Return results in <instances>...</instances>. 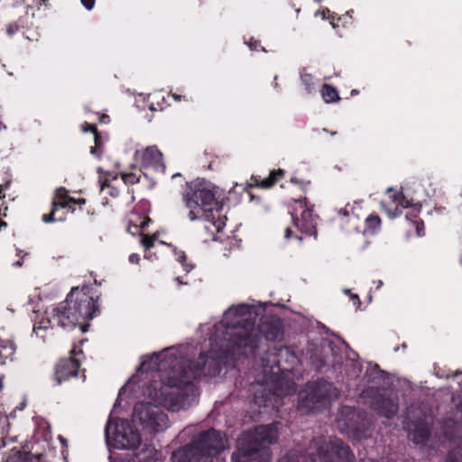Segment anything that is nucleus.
Here are the masks:
<instances>
[{
  "mask_svg": "<svg viewBox=\"0 0 462 462\" xmlns=\"http://www.w3.org/2000/svg\"><path fill=\"white\" fill-rule=\"evenodd\" d=\"M257 318L256 309L253 305L239 304L228 308L222 320L215 326V333L209 355L201 353L197 361H191L193 369L187 375L184 397L176 402H167L171 407H181L194 398L193 381L200 375L215 376L221 371L223 359L229 356H247V346H254L257 338L254 335V326Z\"/></svg>",
  "mask_w": 462,
  "mask_h": 462,
  "instance_id": "nucleus-1",
  "label": "nucleus"
},
{
  "mask_svg": "<svg viewBox=\"0 0 462 462\" xmlns=\"http://www.w3.org/2000/svg\"><path fill=\"white\" fill-rule=\"evenodd\" d=\"M150 362L154 363L157 370L167 374V382L161 385L154 393H149V396L158 404L150 402H137L134 408L133 420L138 422L143 430L148 432H158L167 427L168 418L161 406L167 410L180 411L189 407L199 396L195 387L194 398L189 400L187 405L181 407H171L167 402H176L184 397L183 393L186 387L187 375L193 369L190 360L186 359L179 351L165 350L160 354H152L147 356Z\"/></svg>",
  "mask_w": 462,
  "mask_h": 462,
  "instance_id": "nucleus-2",
  "label": "nucleus"
},
{
  "mask_svg": "<svg viewBox=\"0 0 462 462\" xmlns=\"http://www.w3.org/2000/svg\"><path fill=\"white\" fill-rule=\"evenodd\" d=\"M97 310V301L88 291L78 287L72 288L65 300L46 311L47 320L34 326L33 332L37 333V330L47 328L46 324L65 329H70L79 325L82 332H86L88 325H82V321L92 319Z\"/></svg>",
  "mask_w": 462,
  "mask_h": 462,
  "instance_id": "nucleus-3",
  "label": "nucleus"
},
{
  "mask_svg": "<svg viewBox=\"0 0 462 462\" xmlns=\"http://www.w3.org/2000/svg\"><path fill=\"white\" fill-rule=\"evenodd\" d=\"M279 424L273 422L259 425L245 432L238 442V448L232 455V462H271L270 446L279 439Z\"/></svg>",
  "mask_w": 462,
  "mask_h": 462,
  "instance_id": "nucleus-4",
  "label": "nucleus"
},
{
  "mask_svg": "<svg viewBox=\"0 0 462 462\" xmlns=\"http://www.w3.org/2000/svg\"><path fill=\"white\" fill-rule=\"evenodd\" d=\"M182 200L189 209L188 217L190 221L206 219L212 221L217 232L225 226L224 221H215V212L219 207L216 198L215 187L205 180H196L187 185L182 194Z\"/></svg>",
  "mask_w": 462,
  "mask_h": 462,
  "instance_id": "nucleus-5",
  "label": "nucleus"
},
{
  "mask_svg": "<svg viewBox=\"0 0 462 462\" xmlns=\"http://www.w3.org/2000/svg\"><path fill=\"white\" fill-rule=\"evenodd\" d=\"M354 455L350 448L335 437L313 439L305 453L291 450L281 462H352Z\"/></svg>",
  "mask_w": 462,
  "mask_h": 462,
  "instance_id": "nucleus-6",
  "label": "nucleus"
},
{
  "mask_svg": "<svg viewBox=\"0 0 462 462\" xmlns=\"http://www.w3.org/2000/svg\"><path fill=\"white\" fill-rule=\"evenodd\" d=\"M226 447L225 435L215 429L201 431L172 453L173 462H213V457Z\"/></svg>",
  "mask_w": 462,
  "mask_h": 462,
  "instance_id": "nucleus-7",
  "label": "nucleus"
},
{
  "mask_svg": "<svg viewBox=\"0 0 462 462\" xmlns=\"http://www.w3.org/2000/svg\"><path fill=\"white\" fill-rule=\"evenodd\" d=\"M337 397V388L325 380L309 382L299 393L298 410L301 413L315 412Z\"/></svg>",
  "mask_w": 462,
  "mask_h": 462,
  "instance_id": "nucleus-8",
  "label": "nucleus"
},
{
  "mask_svg": "<svg viewBox=\"0 0 462 462\" xmlns=\"http://www.w3.org/2000/svg\"><path fill=\"white\" fill-rule=\"evenodd\" d=\"M297 356L287 347L281 346L269 350L262 359V365L265 375L273 379L292 370Z\"/></svg>",
  "mask_w": 462,
  "mask_h": 462,
  "instance_id": "nucleus-9",
  "label": "nucleus"
},
{
  "mask_svg": "<svg viewBox=\"0 0 462 462\" xmlns=\"http://www.w3.org/2000/svg\"><path fill=\"white\" fill-rule=\"evenodd\" d=\"M364 403L386 418H392L399 411V402L396 397H391L383 393L379 388L368 387L361 393Z\"/></svg>",
  "mask_w": 462,
  "mask_h": 462,
  "instance_id": "nucleus-10",
  "label": "nucleus"
},
{
  "mask_svg": "<svg viewBox=\"0 0 462 462\" xmlns=\"http://www.w3.org/2000/svg\"><path fill=\"white\" fill-rule=\"evenodd\" d=\"M295 392V383L289 380H277L274 388L266 389L256 392L254 396L255 404L259 407L278 408L282 403V397L291 394Z\"/></svg>",
  "mask_w": 462,
  "mask_h": 462,
  "instance_id": "nucleus-11",
  "label": "nucleus"
},
{
  "mask_svg": "<svg viewBox=\"0 0 462 462\" xmlns=\"http://www.w3.org/2000/svg\"><path fill=\"white\" fill-rule=\"evenodd\" d=\"M283 336V326L281 319L276 316L263 317L257 327L254 326V335L256 337L254 346H247V355L254 354L255 349L259 347L263 338L269 341L281 340Z\"/></svg>",
  "mask_w": 462,
  "mask_h": 462,
  "instance_id": "nucleus-12",
  "label": "nucleus"
},
{
  "mask_svg": "<svg viewBox=\"0 0 462 462\" xmlns=\"http://www.w3.org/2000/svg\"><path fill=\"white\" fill-rule=\"evenodd\" d=\"M142 442L137 429L128 420H119L115 426L113 446L117 449H136Z\"/></svg>",
  "mask_w": 462,
  "mask_h": 462,
  "instance_id": "nucleus-13",
  "label": "nucleus"
},
{
  "mask_svg": "<svg viewBox=\"0 0 462 462\" xmlns=\"http://www.w3.org/2000/svg\"><path fill=\"white\" fill-rule=\"evenodd\" d=\"M295 202L299 205V207L294 208V212L291 213L294 225L301 232L310 236H316L317 222L316 217L313 216L312 208L307 207L306 199H299Z\"/></svg>",
  "mask_w": 462,
  "mask_h": 462,
  "instance_id": "nucleus-14",
  "label": "nucleus"
},
{
  "mask_svg": "<svg viewBox=\"0 0 462 462\" xmlns=\"http://www.w3.org/2000/svg\"><path fill=\"white\" fill-rule=\"evenodd\" d=\"M79 353H81V350H79ZM70 354V357L60 360L56 366V379L58 383L78 375L79 363L75 359V356L78 354L76 348H73Z\"/></svg>",
  "mask_w": 462,
  "mask_h": 462,
  "instance_id": "nucleus-15",
  "label": "nucleus"
},
{
  "mask_svg": "<svg viewBox=\"0 0 462 462\" xmlns=\"http://www.w3.org/2000/svg\"><path fill=\"white\" fill-rule=\"evenodd\" d=\"M135 157L144 167H152L155 170L163 169L162 153L155 146L147 147L145 150L135 152Z\"/></svg>",
  "mask_w": 462,
  "mask_h": 462,
  "instance_id": "nucleus-16",
  "label": "nucleus"
},
{
  "mask_svg": "<svg viewBox=\"0 0 462 462\" xmlns=\"http://www.w3.org/2000/svg\"><path fill=\"white\" fill-rule=\"evenodd\" d=\"M408 437L415 445H427L430 438V430L428 423L422 420L411 422Z\"/></svg>",
  "mask_w": 462,
  "mask_h": 462,
  "instance_id": "nucleus-17",
  "label": "nucleus"
},
{
  "mask_svg": "<svg viewBox=\"0 0 462 462\" xmlns=\"http://www.w3.org/2000/svg\"><path fill=\"white\" fill-rule=\"evenodd\" d=\"M322 357L319 362L313 360L318 369H322L326 366H335L338 363V357L334 356V345L332 342H328L326 346L321 347Z\"/></svg>",
  "mask_w": 462,
  "mask_h": 462,
  "instance_id": "nucleus-18",
  "label": "nucleus"
},
{
  "mask_svg": "<svg viewBox=\"0 0 462 462\" xmlns=\"http://www.w3.org/2000/svg\"><path fill=\"white\" fill-rule=\"evenodd\" d=\"M393 202L396 204V208L393 213L389 212V217L393 218L402 214V210L399 208V207H402V208H415L416 211H420V207H418L417 204H412L411 200L407 199L403 194L402 193H394L393 195L390 196Z\"/></svg>",
  "mask_w": 462,
  "mask_h": 462,
  "instance_id": "nucleus-19",
  "label": "nucleus"
},
{
  "mask_svg": "<svg viewBox=\"0 0 462 462\" xmlns=\"http://www.w3.org/2000/svg\"><path fill=\"white\" fill-rule=\"evenodd\" d=\"M15 346L13 341L7 339H0V365H6L13 362L15 354Z\"/></svg>",
  "mask_w": 462,
  "mask_h": 462,
  "instance_id": "nucleus-20",
  "label": "nucleus"
},
{
  "mask_svg": "<svg viewBox=\"0 0 462 462\" xmlns=\"http://www.w3.org/2000/svg\"><path fill=\"white\" fill-rule=\"evenodd\" d=\"M9 426L8 416L5 413L4 408L0 406V433L2 435L0 439V448L5 447L7 440L11 442H14L16 440L15 437H7Z\"/></svg>",
  "mask_w": 462,
  "mask_h": 462,
  "instance_id": "nucleus-21",
  "label": "nucleus"
},
{
  "mask_svg": "<svg viewBox=\"0 0 462 462\" xmlns=\"http://www.w3.org/2000/svg\"><path fill=\"white\" fill-rule=\"evenodd\" d=\"M5 462H40V459L27 452L21 453V451L13 448Z\"/></svg>",
  "mask_w": 462,
  "mask_h": 462,
  "instance_id": "nucleus-22",
  "label": "nucleus"
},
{
  "mask_svg": "<svg viewBox=\"0 0 462 462\" xmlns=\"http://www.w3.org/2000/svg\"><path fill=\"white\" fill-rule=\"evenodd\" d=\"M385 372L378 365H371L365 372V377L370 383H379L385 379Z\"/></svg>",
  "mask_w": 462,
  "mask_h": 462,
  "instance_id": "nucleus-23",
  "label": "nucleus"
},
{
  "mask_svg": "<svg viewBox=\"0 0 462 462\" xmlns=\"http://www.w3.org/2000/svg\"><path fill=\"white\" fill-rule=\"evenodd\" d=\"M321 95L325 102L331 103L339 99L337 89L329 85H323Z\"/></svg>",
  "mask_w": 462,
  "mask_h": 462,
  "instance_id": "nucleus-24",
  "label": "nucleus"
},
{
  "mask_svg": "<svg viewBox=\"0 0 462 462\" xmlns=\"http://www.w3.org/2000/svg\"><path fill=\"white\" fill-rule=\"evenodd\" d=\"M282 175H283L282 170H278L277 171H272L268 178H265L261 181L260 186L264 189L271 188L279 178L282 177Z\"/></svg>",
  "mask_w": 462,
  "mask_h": 462,
  "instance_id": "nucleus-25",
  "label": "nucleus"
},
{
  "mask_svg": "<svg viewBox=\"0 0 462 462\" xmlns=\"http://www.w3.org/2000/svg\"><path fill=\"white\" fill-rule=\"evenodd\" d=\"M67 202H60L58 204V202L56 200H53L52 201V209L51 211L49 213V214H44L42 217V221L44 223H51V222H54L56 221L57 219L54 217V214H55V211L57 209L58 207L60 208H66L67 207Z\"/></svg>",
  "mask_w": 462,
  "mask_h": 462,
  "instance_id": "nucleus-26",
  "label": "nucleus"
},
{
  "mask_svg": "<svg viewBox=\"0 0 462 462\" xmlns=\"http://www.w3.org/2000/svg\"><path fill=\"white\" fill-rule=\"evenodd\" d=\"M366 227L370 230L377 229L381 225V219L378 215H370L365 218Z\"/></svg>",
  "mask_w": 462,
  "mask_h": 462,
  "instance_id": "nucleus-27",
  "label": "nucleus"
},
{
  "mask_svg": "<svg viewBox=\"0 0 462 462\" xmlns=\"http://www.w3.org/2000/svg\"><path fill=\"white\" fill-rule=\"evenodd\" d=\"M302 84L308 92H310L314 87L313 77L309 73H302L300 76Z\"/></svg>",
  "mask_w": 462,
  "mask_h": 462,
  "instance_id": "nucleus-28",
  "label": "nucleus"
},
{
  "mask_svg": "<svg viewBox=\"0 0 462 462\" xmlns=\"http://www.w3.org/2000/svg\"><path fill=\"white\" fill-rule=\"evenodd\" d=\"M174 254H175L176 259L183 265L184 270L187 273H189L190 270L193 269V265H191V264H189V265L184 264V262L186 261V254H185V252L180 251V250L178 251L175 248L174 249Z\"/></svg>",
  "mask_w": 462,
  "mask_h": 462,
  "instance_id": "nucleus-29",
  "label": "nucleus"
},
{
  "mask_svg": "<svg viewBox=\"0 0 462 462\" xmlns=\"http://www.w3.org/2000/svg\"><path fill=\"white\" fill-rule=\"evenodd\" d=\"M66 193H67L66 189L62 187L56 189L55 199L53 200H56L58 202V204L60 202H66L65 201Z\"/></svg>",
  "mask_w": 462,
  "mask_h": 462,
  "instance_id": "nucleus-30",
  "label": "nucleus"
},
{
  "mask_svg": "<svg viewBox=\"0 0 462 462\" xmlns=\"http://www.w3.org/2000/svg\"><path fill=\"white\" fill-rule=\"evenodd\" d=\"M155 238V235L152 236H145L142 238V245L145 247V249H150L153 246Z\"/></svg>",
  "mask_w": 462,
  "mask_h": 462,
  "instance_id": "nucleus-31",
  "label": "nucleus"
},
{
  "mask_svg": "<svg viewBox=\"0 0 462 462\" xmlns=\"http://www.w3.org/2000/svg\"><path fill=\"white\" fill-rule=\"evenodd\" d=\"M83 131H85V132L91 131L94 134V141L97 144L99 135H98L96 126L88 125L83 128Z\"/></svg>",
  "mask_w": 462,
  "mask_h": 462,
  "instance_id": "nucleus-32",
  "label": "nucleus"
},
{
  "mask_svg": "<svg viewBox=\"0 0 462 462\" xmlns=\"http://www.w3.org/2000/svg\"><path fill=\"white\" fill-rule=\"evenodd\" d=\"M447 462H462V458L457 457V453L454 451L448 454Z\"/></svg>",
  "mask_w": 462,
  "mask_h": 462,
  "instance_id": "nucleus-33",
  "label": "nucleus"
},
{
  "mask_svg": "<svg viewBox=\"0 0 462 462\" xmlns=\"http://www.w3.org/2000/svg\"><path fill=\"white\" fill-rule=\"evenodd\" d=\"M80 1H81V4L84 5V7L87 10H91V9H93V7L95 5L96 0H80Z\"/></svg>",
  "mask_w": 462,
  "mask_h": 462,
  "instance_id": "nucleus-34",
  "label": "nucleus"
},
{
  "mask_svg": "<svg viewBox=\"0 0 462 462\" xmlns=\"http://www.w3.org/2000/svg\"><path fill=\"white\" fill-rule=\"evenodd\" d=\"M99 143H100V137L98 138L97 144L95 143V146L91 147L90 153L93 155H96L97 157H100V152H99Z\"/></svg>",
  "mask_w": 462,
  "mask_h": 462,
  "instance_id": "nucleus-35",
  "label": "nucleus"
},
{
  "mask_svg": "<svg viewBox=\"0 0 462 462\" xmlns=\"http://www.w3.org/2000/svg\"><path fill=\"white\" fill-rule=\"evenodd\" d=\"M139 261H140V257H139V255H138L137 254H130V256H129V262H130L131 263H139Z\"/></svg>",
  "mask_w": 462,
  "mask_h": 462,
  "instance_id": "nucleus-36",
  "label": "nucleus"
},
{
  "mask_svg": "<svg viewBox=\"0 0 462 462\" xmlns=\"http://www.w3.org/2000/svg\"><path fill=\"white\" fill-rule=\"evenodd\" d=\"M109 427H110V421L108 420L106 427H105V437L107 444H110V438H109Z\"/></svg>",
  "mask_w": 462,
  "mask_h": 462,
  "instance_id": "nucleus-37",
  "label": "nucleus"
},
{
  "mask_svg": "<svg viewBox=\"0 0 462 462\" xmlns=\"http://www.w3.org/2000/svg\"><path fill=\"white\" fill-rule=\"evenodd\" d=\"M350 297H351V300H352L353 304L355 306H359L361 304V300H360L358 295H356V294H350Z\"/></svg>",
  "mask_w": 462,
  "mask_h": 462,
  "instance_id": "nucleus-38",
  "label": "nucleus"
},
{
  "mask_svg": "<svg viewBox=\"0 0 462 462\" xmlns=\"http://www.w3.org/2000/svg\"><path fill=\"white\" fill-rule=\"evenodd\" d=\"M338 214L344 217H350V212L346 208L339 209Z\"/></svg>",
  "mask_w": 462,
  "mask_h": 462,
  "instance_id": "nucleus-39",
  "label": "nucleus"
},
{
  "mask_svg": "<svg viewBox=\"0 0 462 462\" xmlns=\"http://www.w3.org/2000/svg\"><path fill=\"white\" fill-rule=\"evenodd\" d=\"M343 412H346L347 415L352 414L353 416L356 414V411L354 409H351L350 407L344 408Z\"/></svg>",
  "mask_w": 462,
  "mask_h": 462,
  "instance_id": "nucleus-40",
  "label": "nucleus"
},
{
  "mask_svg": "<svg viewBox=\"0 0 462 462\" xmlns=\"http://www.w3.org/2000/svg\"><path fill=\"white\" fill-rule=\"evenodd\" d=\"M291 234H292L291 229L290 227H286L285 230H284V237H285V239L291 238Z\"/></svg>",
  "mask_w": 462,
  "mask_h": 462,
  "instance_id": "nucleus-41",
  "label": "nucleus"
},
{
  "mask_svg": "<svg viewBox=\"0 0 462 462\" xmlns=\"http://www.w3.org/2000/svg\"><path fill=\"white\" fill-rule=\"evenodd\" d=\"M248 45H249V47H250V49H251V50H257V47L259 46V42H256V41H254V42H252V41H251V42L248 43Z\"/></svg>",
  "mask_w": 462,
  "mask_h": 462,
  "instance_id": "nucleus-42",
  "label": "nucleus"
},
{
  "mask_svg": "<svg viewBox=\"0 0 462 462\" xmlns=\"http://www.w3.org/2000/svg\"><path fill=\"white\" fill-rule=\"evenodd\" d=\"M124 179L125 180V181H130L133 183L135 181L134 176L133 174L126 175L124 177Z\"/></svg>",
  "mask_w": 462,
  "mask_h": 462,
  "instance_id": "nucleus-43",
  "label": "nucleus"
},
{
  "mask_svg": "<svg viewBox=\"0 0 462 462\" xmlns=\"http://www.w3.org/2000/svg\"><path fill=\"white\" fill-rule=\"evenodd\" d=\"M15 30H16V29H14L12 26H9V27L7 28V33H8L9 35H13V34L15 32Z\"/></svg>",
  "mask_w": 462,
  "mask_h": 462,
  "instance_id": "nucleus-44",
  "label": "nucleus"
},
{
  "mask_svg": "<svg viewBox=\"0 0 462 462\" xmlns=\"http://www.w3.org/2000/svg\"><path fill=\"white\" fill-rule=\"evenodd\" d=\"M188 430H191V428H187L183 431H181L179 435V438H182L183 435H186Z\"/></svg>",
  "mask_w": 462,
  "mask_h": 462,
  "instance_id": "nucleus-45",
  "label": "nucleus"
},
{
  "mask_svg": "<svg viewBox=\"0 0 462 462\" xmlns=\"http://www.w3.org/2000/svg\"><path fill=\"white\" fill-rule=\"evenodd\" d=\"M109 461L110 462H117V457L115 456V455H110L109 456Z\"/></svg>",
  "mask_w": 462,
  "mask_h": 462,
  "instance_id": "nucleus-46",
  "label": "nucleus"
},
{
  "mask_svg": "<svg viewBox=\"0 0 462 462\" xmlns=\"http://www.w3.org/2000/svg\"><path fill=\"white\" fill-rule=\"evenodd\" d=\"M23 265V262L22 261H17L14 263V266L15 267H21Z\"/></svg>",
  "mask_w": 462,
  "mask_h": 462,
  "instance_id": "nucleus-47",
  "label": "nucleus"
},
{
  "mask_svg": "<svg viewBox=\"0 0 462 462\" xmlns=\"http://www.w3.org/2000/svg\"><path fill=\"white\" fill-rule=\"evenodd\" d=\"M361 462H375V461L372 458H365V459H362Z\"/></svg>",
  "mask_w": 462,
  "mask_h": 462,
  "instance_id": "nucleus-48",
  "label": "nucleus"
},
{
  "mask_svg": "<svg viewBox=\"0 0 462 462\" xmlns=\"http://www.w3.org/2000/svg\"><path fill=\"white\" fill-rule=\"evenodd\" d=\"M5 198V194H3V189L0 186V199Z\"/></svg>",
  "mask_w": 462,
  "mask_h": 462,
  "instance_id": "nucleus-49",
  "label": "nucleus"
},
{
  "mask_svg": "<svg viewBox=\"0 0 462 462\" xmlns=\"http://www.w3.org/2000/svg\"><path fill=\"white\" fill-rule=\"evenodd\" d=\"M383 285V282L382 281H378L377 282V289L381 288V286Z\"/></svg>",
  "mask_w": 462,
  "mask_h": 462,
  "instance_id": "nucleus-50",
  "label": "nucleus"
},
{
  "mask_svg": "<svg viewBox=\"0 0 462 462\" xmlns=\"http://www.w3.org/2000/svg\"><path fill=\"white\" fill-rule=\"evenodd\" d=\"M6 226V223L5 222H0V229L3 227V226Z\"/></svg>",
  "mask_w": 462,
  "mask_h": 462,
  "instance_id": "nucleus-51",
  "label": "nucleus"
},
{
  "mask_svg": "<svg viewBox=\"0 0 462 462\" xmlns=\"http://www.w3.org/2000/svg\"><path fill=\"white\" fill-rule=\"evenodd\" d=\"M146 225V222L143 221L142 224H141V227L143 228Z\"/></svg>",
  "mask_w": 462,
  "mask_h": 462,
  "instance_id": "nucleus-52",
  "label": "nucleus"
},
{
  "mask_svg": "<svg viewBox=\"0 0 462 462\" xmlns=\"http://www.w3.org/2000/svg\"><path fill=\"white\" fill-rule=\"evenodd\" d=\"M3 388V382H2V379L0 378V391L2 390Z\"/></svg>",
  "mask_w": 462,
  "mask_h": 462,
  "instance_id": "nucleus-53",
  "label": "nucleus"
},
{
  "mask_svg": "<svg viewBox=\"0 0 462 462\" xmlns=\"http://www.w3.org/2000/svg\"><path fill=\"white\" fill-rule=\"evenodd\" d=\"M356 93H357V91L356 89H354V90H352L351 95L353 96V95H356Z\"/></svg>",
  "mask_w": 462,
  "mask_h": 462,
  "instance_id": "nucleus-54",
  "label": "nucleus"
},
{
  "mask_svg": "<svg viewBox=\"0 0 462 462\" xmlns=\"http://www.w3.org/2000/svg\"><path fill=\"white\" fill-rule=\"evenodd\" d=\"M344 292H345L346 294H350V291H349V290H344Z\"/></svg>",
  "mask_w": 462,
  "mask_h": 462,
  "instance_id": "nucleus-55",
  "label": "nucleus"
},
{
  "mask_svg": "<svg viewBox=\"0 0 462 462\" xmlns=\"http://www.w3.org/2000/svg\"><path fill=\"white\" fill-rule=\"evenodd\" d=\"M173 97H174V98H175V99H177V100H178V99H180V96H178V95H174Z\"/></svg>",
  "mask_w": 462,
  "mask_h": 462,
  "instance_id": "nucleus-56",
  "label": "nucleus"
},
{
  "mask_svg": "<svg viewBox=\"0 0 462 462\" xmlns=\"http://www.w3.org/2000/svg\"><path fill=\"white\" fill-rule=\"evenodd\" d=\"M145 365H146V362H145V361H143V362L142 363V365H142L143 367H144V366H145Z\"/></svg>",
  "mask_w": 462,
  "mask_h": 462,
  "instance_id": "nucleus-57",
  "label": "nucleus"
},
{
  "mask_svg": "<svg viewBox=\"0 0 462 462\" xmlns=\"http://www.w3.org/2000/svg\"><path fill=\"white\" fill-rule=\"evenodd\" d=\"M330 134H331V135H336V134H337V132H330Z\"/></svg>",
  "mask_w": 462,
  "mask_h": 462,
  "instance_id": "nucleus-58",
  "label": "nucleus"
},
{
  "mask_svg": "<svg viewBox=\"0 0 462 462\" xmlns=\"http://www.w3.org/2000/svg\"><path fill=\"white\" fill-rule=\"evenodd\" d=\"M391 191H393V189H392V188H389V189H387V192H391Z\"/></svg>",
  "mask_w": 462,
  "mask_h": 462,
  "instance_id": "nucleus-59",
  "label": "nucleus"
},
{
  "mask_svg": "<svg viewBox=\"0 0 462 462\" xmlns=\"http://www.w3.org/2000/svg\"><path fill=\"white\" fill-rule=\"evenodd\" d=\"M151 454L152 453L153 449H147Z\"/></svg>",
  "mask_w": 462,
  "mask_h": 462,
  "instance_id": "nucleus-60",
  "label": "nucleus"
},
{
  "mask_svg": "<svg viewBox=\"0 0 462 462\" xmlns=\"http://www.w3.org/2000/svg\"><path fill=\"white\" fill-rule=\"evenodd\" d=\"M322 131L328 133V130L326 128H323Z\"/></svg>",
  "mask_w": 462,
  "mask_h": 462,
  "instance_id": "nucleus-61",
  "label": "nucleus"
}]
</instances>
